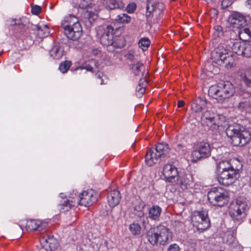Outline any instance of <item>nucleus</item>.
I'll list each match as a JSON object with an SVG mask.
<instances>
[{
  "label": "nucleus",
  "mask_w": 251,
  "mask_h": 251,
  "mask_svg": "<svg viewBox=\"0 0 251 251\" xmlns=\"http://www.w3.org/2000/svg\"><path fill=\"white\" fill-rule=\"evenodd\" d=\"M208 93L214 99L223 103L235 94L236 95V90L230 81H226L220 82L217 85L211 86Z\"/></svg>",
  "instance_id": "f257e3e1"
},
{
  "label": "nucleus",
  "mask_w": 251,
  "mask_h": 251,
  "mask_svg": "<svg viewBox=\"0 0 251 251\" xmlns=\"http://www.w3.org/2000/svg\"><path fill=\"white\" fill-rule=\"evenodd\" d=\"M100 32V42L107 47V50L113 51L115 49H121L125 45L124 40L120 36H114V28L111 25L103 27Z\"/></svg>",
  "instance_id": "f03ea898"
},
{
  "label": "nucleus",
  "mask_w": 251,
  "mask_h": 251,
  "mask_svg": "<svg viewBox=\"0 0 251 251\" xmlns=\"http://www.w3.org/2000/svg\"><path fill=\"white\" fill-rule=\"evenodd\" d=\"M211 59L215 63L224 65L227 69L231 68L234 64V56L230 52L226 42L221 43L211 52Z\"/></svg>",
  "instance_id": "7ed1b4c3"
},
{
  "label": "nucleus",
  "mask_w": 251,
  "mask_h": 251,
  "mask_svg": "<svg viewBox=\"0 0 251 251\" xmlns=\"http://www.w3.org/2000/svg\"><path fill=\"white\" fill-rule=\"evenodd\" d=\"M171 238V232L170 229L163 225L151 227L147 232V240L153 246L157 244L164 245Z\"/></svg>",
  "instance_id": "20e7f679"
},
{
  "label": "nucleus",
  "mask_w": 251,
  "mask_h": 251,
  "mask_svg": "<svg viewBox=\"0 0 251 251\" xmlns=\"http://www.w3.org/2000/svg\"><path fill=\"white\" fill-rule=\"evenodd\" d=\"M226 134L231 139V143L234 146H243L251 139L250 131L242 129L238 125L229 126L226 129Z\"/></svg>",
  "instance_id": "39448f33"
},
{
  "label": "nucleus",
  "mask_w": 251,
  "mask_h": 251,
  "mask_svg": "<svg viewBox=\"0 0 251 251\" xmlns=\"http://www.w3.org/2000/svg\"><path fill=\"white\" fill-rule=\"evenodd\" d=\"M61 26L68 38L75 41L82 35V28L75 16L65 17L61 22Z\"/></svg>",
  "instance_id": "423d86ee"
},
{
  "label": "nucleus",
  "mask_w": 251,
  "mask_h": 251,
  "mask_svg": "<svg viewBox=\"0 0 251 251\" xmlns=\"http://www.w3.org/2000/svg\"><path fill=\"white\" fill-rule=\"evenodd\" d=\"M201 120L203 126L214 131L223 126V122H225V118L222 115H217L214 112L207 110L201 115Z\"/></svg>",
  "instance_id": "0eeeda50"
},
{
  "label": "nucleus",
  "mask_w": 251,
  "mask_h": 251,
  "mask_svg": "<svg viewBox=\"0 0 251 251\" xmlns=\"http://www.w3.org/2000/svg\"><path fill=\"white\" fill-rule=\"evenodd\" d=\"M191 223L201 232L207 229L210 225L206 210L195 211L191 215Z\"/></svg>",
  "instance_id": "6e6552de"
},
{
  "label": "nucleus",
  "mask_w": 251,
  "mask_h": 251,
  "mask_svg": "<svg viewBox=\"0 0 251 251\" xmlns=\"http://www.w3.org/2000/svg\"><path fill=\"white\" fill-rule=\"evenodd\" d=\"M76 204L84 206L92 205L97 200V193L92 189L82 191L78 195L76 190H73Z\"/></svg>",
  "instance_id": "1a4fd4ad"
},
{
  "label": "nucleus",
  "mask_w": 251,
  "mask_h": 251,
  "mask_svg": "<svg viewBox=\"0 0 251 251\" xmlns=\"http://www.w3.org/2000/svg\"><path fill=\"white\" fill-rule=\"evenodd\" d=\"M208 200L213 205L222 206L227 202L228 198L221 188L214 187L207 194Z\"/></svg>",
  "instance_id": "9d476101"
},
{
  "label": "nucleus",
  "mask_w": 251,
  "mask_h": 251,
  "mask_svg": "<svg viewBox=\"0 0 251 251\" xmlns=\"http://www.w3.org/2000/svg\"><path fill=\"white\" fill-rule=\"evenodd\" d=\"M247 207L245 202L237 200L235 203L230 204L229 207V214L234 221L241 223L246 216Z\"/></svg>",
  "instance_id": "9b49d317"
},
{
  "label": "nucleus",
  "mask_w": 251,
  "mask_h": 251,
  "mask_svg": "<svg viewBox=\"0 0 251 251\" xmlns=\"http://www.w3.org/2000/svg\"><path fill=\"white\" fill-rule=\"evenodd\" d=\"M210 155L209 144L207 142H201L198 144L197 147L191 154V160L196 162L202 158H206Z\"/></svg>",
  "instance_id": "f8f14e48"
},
{
  "label": "nucleus",
  "mask_w": 251,
  "mask_h": 251,
  "mask_svg": "<svg viewBox=\"0 0 251 251\" xmlns=\"http://www.w3.org/2000/svg\"><path fill=\"white\" fill-rule=\"evenodd\" d=\"M242 167V164L237 159L223 160L217 164L216 170L219 173L229 171L238 173Z\"/></svg>",
  "instance_id": "ddd939ff"
},
{
  "label": "nucleus",
  "mask_w": 251,
  "mask_h": 251,
  "mask_svg": "<svg viewBox=\"0 0 251 251\" xmlns=\"http://www.w3.org/2000/svg\"><path fill=\"white\" fill-rule=\"evenodd\" d=\"M146 8L147 17H151L153 19L157 20L162 15L164 5L162 2H148Z\"/></svg>",
  "instance_id": "4468645a"
},
{
  "label": "nucleus",
  "mask_w": 251,
  "mask_h": 251,
  "mask_svg": "<svg viewBox=\"0 0 251 251\" xmlns=\"http://www.w3.org/2000/svg\"><path fill=\"white\" fill-rule=\"evenodd\" d=\"M48 226V223L40 220H28L26 222V228L30 231H41L45 229Z\"/></svg>",
  "instance_id": "2eb2a0df"
},
{
  "label": "nucleus",
  "mask_w": 251,
  "mask_h": 251,
  "mask_svg": "<svg viewBox=\"0 0 251 251\" xmlns=\"http://www.w3.org/2000/svg\"><path fill=\"white\" fill-rule=\"evenodd\" d=\"M226 43L230 52H232L239 55L243 54L244 43L232 39L227 40Z\"/></svg>",
  "instance_id": "dca6fc26"
},
{
  "label": "nucleus",
  "mask_w": 251,
  "mask_h": 251,
  "mask_svg": "<svg viewBox=\"0 0 251 251\" xmlns=\"http://www.w3.org/2000/svg\"><path fill=\"white\" fill-rule=\"evenodd\" d=\"M98 18V14L96 10L92 9L87 10L83 14V17L82 19L83 23L87 28H90L93 23Z\"/></svg>",
  "instance_id": "f3484780"
},
{
  "label": "nucleus",
  "mask_w": 251,
  "mask_h": 251,
  "mask_svg": "<svg viewBox=\"0 0 251 251\" xmlns=\"http://www.w3.org/2000/svg\"><path fill=\"white\" fill-rule=\"evenodd\" d=\"M228 22L234 28H240L246 24L244 17L239 13H234L228 19Z\"/></svg>",
  "instance_id": "a211bd4d"
},
{
  "label": "nucleus",
  "mask_w": 251,
  "mask_h": 251,
  "mask_svg": "<svg viewBox=\"0 0 251 251\" xmlns=\"http://www.w3.org/2000/svg\"><path fill=\"white\" fill-rule=\"evenodd\" d=\"M160 155H158L154 149H150L147 152L145 156V162L149 166L158 163L161 161Z\"/></svg>",
  "instance_id": "6ab92c4d"
},
{
  "label": "nucleus",
  "mask_w": 251,
  "mask_h": 251,
  "mask_svg": "<svg viewBox=\"0 0 251 251\" xmlns=\"http://www.w3.org/2000/svg\"><path fill=\"white\" fill-rule=\"evenodd\" d=\"M207 104V101L205 98L198 97L192 103L191 110L194 113H200L206 107Z\"/></svg>",
  "instance_id": "aec40b11"
},
{
  "label": "nucleus",
  "mask_w": 251,
  "mask_h": 251,
  "mask_svg": "<svg viewBox=\"0 0 251 251\" xmlns=\"http://www.w3.org/2000/svg\"><path fill=\"white\" fill-rule=\"evenodd\" d=\"M40 241L41 244L46 248L49 247L50 250H54L57 247V241L52 235H43Z\"/></svg>",
  "instance_id": "412c9836"
},
{
  "label": "nucleus",
  "mask_w": 251,
  "mask_h": 251,
  "mask_svg": "<svg viewBox=\"0 0 251 251\" xmlns=\"http://www.w3.org/2000/svg\"><path fill=\"white\" fill-rule=\"evenodd\" d=\"M236 174H219L217 178L220 184L228 186L233 183L236 177L233 175Z\"/></svg>",
  "instance_id": "4be33fe9"
},
{
  "label": "nucleus",
  "mask_w": 251,
  "mask_h": 251,
  "mask_svg": "<svg viewBox=\"0 0 251 251\" xmlns=\"http://www.w3.org/2000/svg\"><path fill=\"white\" fill-rule=\"evenodd\" d=\"M131 70L132 73L138 76H142V78H146L148 72H145V68L143 63L141 61H137L136 63L132 65Z\"/></svg>",
  "instance_id": "5701e85b"
},
{
  "label": "nucleus",
  "mask_w": 251,
  "mask_h": 251,
  "mask_svg": "<svg viewBox=\"0 0 251 251\" xmlns=\"http://www.w3.org/2000/svg\"><path fill=\"white\" fill-rule=\"evenodd\" d=\"M76 202L73 193L70 194L69 199L59 205L60 210L62 212L69 211L72 207L75 206Z\"/></svg>",
  "instance_id": "b1692460"
},
{
  "label": "nucleus",
  "mask_w": 251,
  "mask_h": 251,
  "mask_svg": "<svg viewBox=\"0 0 251 251\" xmlns=\"http://www.w3.org/2000/svg\"><path fill=\"white\" fill-rule=\"evenodd\" d=\"M121 195L120 192L117 190L111 191L107 196L108 202L111 207H115L117 205L121 200Z\"/></svg>",
  "instance_id": "393cba45"
},
{
  "label": "nucleus",
  "mask_w": 251,
  "mask_h": 251,
  "mask_svg": "<svg viewBox=\"0 0 251 251\" xmlns=\"http://www.w3.org/2000/svg\"><path fill=\"white\" fill-rule=\"evenodd\" d=\"M249 107H251V97L249 93H244L243 97L239 103L238 108L242 111Z\"/></svg>",
  "instance_id": "a878e982"
},
{
  "label": "nucleus",
  "mask_w": 251,
  "mask_h": 251,
  "mask_svg": "<svg viewBox=\"0 0 251 251\" xmlns=\"http://www.w3.org/2000/svg\"><path fill=\"white\" fill-rule=\"evenodd\" d=\"M148 217L152 220L158 221L162 211L161 208L158 205H153L149 208Z\"/></svg>",
  "instance_id": "bb28decb"
},
{
  "label": "nucleus",
  "mask_w": 251,
  "mask_h": 251,
  "mask_svg": "<svg viewBox=\"0 0 251 251\" xmlns=\"http://www.w3.org/2000/svg\"><path fill=\"white\" fill-rule=\"evenodd\" d=\"M158 155H160V158L166 156L168 153L170 148L167 144L160 143L158 144L154 149Z\"/></svg>",
  "instance_id": "cd10ccee"
},
{
  "label": "nucleus",
  "mask_w": 251,
  "mask_h": 251,
  "mask_svg": "<svg viewBox=\"0 0 251 251\" xmlns=\"http://www.w3.org/2000/svg\"><path fill=\"white\" fill-rule=\"evenodd\" d=\"M147 83L146 78H141L140 79L139 84L136 87V94L137 97H141L143 94L145 92V86Z\"/></svg>",
  "instance_id": "c85d7f7f"
},
{
  "label": "nucleus",
  "mask_w": 251,
  "mask_h": 251,
  "mask_svg": "<svg viewBox=\"0 0 251 251\" xmlns=\"http://www.w3.org/2000/svg\"><path fill=\"white\" fill-rule=\"evenodd\" d=\"M239 36L242 40H249L251 38V27H245L240 30L239 32Z\"/></svg>",
  "instance_id": "c756f323"
},
{
  "label": "nucleus",
  "mask_w": 251,
  "mask_h": 251,
  "mask_svg": "<svg viewBox=\"0 0 251 251\" xmlns=\"http://www.w3.org/2000/svg\"><path fill=\"white\" fill-rule=\"evenodd\" d=\"M50 55L55 59H60L63 55V50L58 46H55L52 47L50 51Z\"/></svg>",
  "instance_id": "7c9ffc66"
},
{
  "label": "nucleus",
  "mask_w": 251,
  "mask_h": 251,
  "mask_svg": "<svg viewBox=\"0 0 251 251\" xmlns=\"http://www.w3.org/2000/svg\"><path fill=\"white\" fill-rule=\"evenodd\" d=\"M142 227L140 225L135 222L131 223L129 226V230L131 234L134 235H139L141 233Z\"/></svg>",
  "instance_id": "2f4dec72"
},
{
  "label": "nucleus",
  "mask_w": 251,
  "mask_h": 251,
  "mask_svg": "<svg viewBox=\"0 0 251 251\" xmlns=\"http://www.w3.org/2000/svg\"><path fill=\"white\" fill-rule=\"evenodd\" d=\"M37 34L41 38L47 37L49 34V28L47 25H43L37 27Z\"/></svg>",
  "instance_id": "473e14b6"
},
{
  "label": "nucleus",
  "mask_w": 251,
  "mask_h": 251,
  "mask_svg": "<svg viewBox=\"0 0 251 251\" xmlns=\"http://www.w3.org/2000/svg\"><path fill=\"white\" fill-rule=\"evenodd\" d=\"M8 22L11 25H18L20 26H25L28 23V20L26 18L23 17L19 19H11Z\"/></svg>",
  "instance_id": "72a5a7b5"
},
{
  "label": "nucleus",
  "mask_w": 251,
  "mask_h": 251,
  "mask_svg": "<svg viewBox=\"0 0 251 251\" xmlns=\"http://www.w3.org/2000/svg\"><path fill=\"white\" fill-rule=\"evenodd\" d=\"M115 20L120 24H128L131 21V17L125 13H121L118 15Z\"/></svg>",
  "instance_id": "f704fd0d"
},
{
  "label": "nucleus",
  "mask_w": 251,
  "mask_h": 251,
  "mask_svg": "<svg viewBox=\"0 0 251 251\" xmlns=\"http://www.w3.org/2000/svg\"><path fill=\"white\" fill-rule=\"evenodd\" d=\"M122 7V4L119 3L117 0H108L106 3V7L110 10L121 8Z\"/></svg>",
  "instance_id": "c9c22d12"
},
{
  "label": "nucleus",
  "mask_w": 251,
  "mask_h": 251,
  "mask_svg": "<svg viewBox=\"0 0 251 251\" xmlns=\"http://www.w3.org/2000/svg\"><path fill=\"white\" fill-rule=\"evenodd\" d=\"M151 41L148 38H142L138 42L139 47L143 50H146L149 47Z\"/></svg>",
  "instance_id": "e433bc0d"
},
{
  "label": "nucleus",
  "mask_w": 251,
  "mask_h": 251,
  "mask_svg": "<svg viewBox=\"0 0 251 251\" xmlns=\"http://www.w3.org/2000/svg\"><path fill=\"white\" fill-rule=\"evenodd\" d=\"M178 173L177 168L173 164L167 163L163 168V173Z\"/></svg>",
  "instance_id": "4c0bfd02"
},
{
  "label": "nucleus",
  "mask_w": 251,
  "mask_h": 251,
  "mask_svg": "<svg viewBox=\"0 0 251 251\" xmlns=\"http://www.w3.org/2000/svg\"><path fill=\"white\" fill-rule=\"evenodd\" d=\"M71 64V62L69 61H64L60 64L59 69L62 73H65L68 71Z\"/></svg>",
  "instance_id": "58836bf2"
},
{
  "label": "nucleus",
  "mask_w": 251,
  "mask_h": 251,
  "mask_svg": "<svg viewBox=\"0 0 251 251\" xmlns=\"http://www.w3.org/2000/svg\"><path fill=\"white\" fill-rule=\"evenodd\" d=\"M243 52V54L242 55L247 57H251V43L244 44Z\"/></svg>",
  "instance_id": "ea45409f"
},
{
  "label": "nucleus",
  "mask_w": 251,
  "mask_h": 251,
  "mask_svg": "<svg viewBox=\"0 0 251 251\" xmlns=\"http://www.w3.org/2000/svg\"><path fill=\"white\" fill-rule=\"evenodd\" d=\"M76 5L80 8H85L90 3V0H74Z\"/></svg>",
  "instance_id": "a19ab883"
},
{
  "label": "nucleus",
  "mask_w": 251,
  "mask_h": 251,
  "mask_svg": "<svg viewBox=\"0 0 251 251\" xmlns=\"http://www.w3.org/2000/svg\"><path fill=\"white\" fill-rule=\"evenodd\" d=\"M125 56L127 59L131 61L136 60L137 59L136 58L137 57V55H136L135 51L133 50H129L126 54Z\"/></svg>",
  "instance_id": "79ce46f5"
},
{
  "label": "nucleus",
  "mask_w": 251,
  "mask_h": 251,
  "mask_svg": "<svg viewBox=\"0 0 251 251\" xmlns=\"http://www.w3.org/2000/svg\"><path fill=\"white\" fill-rule=\"evenodd\" d=\"M164 178L166 181L171 182V183H174V182H176L178 180L179 176L177 174L174 176H165Z\"/></svg>",
  "instance_id": "37998d69"
},
{
  "label": "nucleus",
  "mask_w": 251,
  "mask_h": 251,
  "mask_svg": "<svg viewBox=\"0 0 251 251\" xmlns=\"http://www.w3.org/2000/svg\"><path fill=\"white\" fill-rule=\"evenodd\" d=\"M215 31L214 32V36L215 37H220L223 35L222 27L217 25L214 27Z\"/></svg>",
  "instance_id": "c03bdc74"
},
{
  "label": "nucleus",
  "mask_w": 251,
  "mask_h": 251,
  "mask_svg": "<svg viewBox=\"0 0 251 251\" xmlns=\"http://www.w3.org/2000/svg\"><path fill=\"white\" fill-rule=\"evenodd\" d=\"M136 8V5L135 3H130L126 7V11L128 13H132L134 12Z\"/></svg>",
  "instance_id": "a18cd8bd"
},
{
  "label": "nucleus",
  "mask_w": 251,
  "mask_h": 251,
  "mask_svg": "<svg viewBox=\"0 0 251 251\" xmlns=\"http://www.w3.org/2000/svg\"><path fill=\"white\" fill-rule=\"evenodd\" d=\"M41 12V8L38 5H34L31 7V13L34 15H38Z\"/></svg>",
  "instance_id": "49530a36"
},
{
  "label": "nucleus",
  "mask_w": 251,
  "mask_h": 251,
  "mask_svg": "<svg viewBox=\"0 0 251 251\" xmlns=\"http://www.w3.org/2000/svg\"><path fill=\"white\" fill-rule=\"evenodd\" d=\"M180 249L177 244H173L169 247L167 251H180Z\"/></svg>",
  "instance_id": "de8ad7c7"
},
{
  "label": "nucleus",
  "mask_w": 251,
  "mask_h": 251,
  "mask_svg": "<svg viewBox=\"0 0 251 251\" xmlns=\"http://www.w3.org/2000/svg\"><path fill=\"white\" fill-rule=\"evenodd\" d=\"M145 204L142 201H139L137 205H135L134 206L135 210L140 211L142 210L145 207Z\"/></svg>",
  "instance_id": "09e8293b"
},
{
  "label": "nucleus",
  "mask_w": 251,
  "mask_h": 251,
  "mask_svg": "<svg viewBox=\"0 0 251 251\" xmlns=\"http://www.w3.org/2000/svg\"><path fill=\"white\" fill-rule=\"evenodd\" d=\"M176 150L177 151H178V153L180 154H182L184 152V147H183L180 144H178L176 148Z\"/></svg>",
  "instance_id": "8fccbe9b"
},
{
  "label": "nucleus",
  "mask_w": 251,
  "mask_h": 251,
  "mask_svg": "<svg viewBox=\"0 0 251 251\" xmlns=\"http://www.w3.org/2000/svg\"><path fill=\"white\" fill-rule=\"evenodd\" d=\"M80 69H85L88 71L92 72L93 70V67L89 64H86L85 66H83L81 67H79L78 68Z\"/></svg>",
  "instance_id": "3c124183"
},
{
  "label": "nucleus",
  "mask_w": 251,
  "mask_h": 251,
  "mask_svg": "<svg viewBox=\"0 0 251 251\" xmlns=\"http://www.w3.org/2000/svg\"><path fill=\"white\" fill-rule=\"evenodd\" d=\"M96 76L97 78L100 80V84H103V82L102 79H101L102 76H103V74L100 72H98V73H97L96 74Z\"/></svg>",
  "instance_id": "603ef678"
},
{
  "label": "nucleus",
  "mask_w": 251,
  "mask_h": 251,
  "mask_svg": "<svg viewBox=\"0 0 251 251\" xmlns=\"http://www.w3.org/2000/svg\"><path fill=\"white\" fill-rule=\"evenodd\" d=\"M148 219L147 217L146 218H143L142 219V223L143 225V226H144V228H146L147 227V225L148 224Z\"/></svg>",
  "instance_id": "864d4df0"
},
{
  "label": "nucleus",
  "mask_w": 251,
  "mask_h": 251,
  "mask_svg": "<svg viewBox=\"0 0 251 251\" xmlns=\"http://www.w3.org/2000/svg\"><path fill=\"white\" fill-rule=\"evenodd\" d=\"M229 1H228V0H223L222 1V6L223 8H226L227 6H228V3Z\"/></svg>",
  "instance_id": "5fc2aeb1"
},
{
  "label": "nucleus",
  "mask_w": 251,
  "mask_h": 251,
  "mask_svg": "<svg viewBox=\"0 0 251 251\" xmlns=\"http://www.w3.org/2000/svg\"><path fill=\"white\" fill-rule=\"evenodd\" d=\"M227 236L230 237V241L227 240V242H228L229 244H230L232 242L234 241V237L231 234H228L227 235Z\"/></svg>",
  "instance_id": "6e6d98bb"
},
{
  "label": "nucleus",
  "mask_w": 251,
  "mask_h": 251,
  "mask_svg": "<svg viewBox=\"0 0 251 251\" xmlns=\"http://www.w3.org/2000/svg\"><path fill=\"white\" fill-rule=\"evenodd\" d=\"M184 105V102L182 100H179L177 102V106L178 107H182Z\"/></svg>",
  "instance_id": "4d7b16f0"
},
{
  "label": "nucleus",
  "mask_w": 251,
  "mask_h": 251,
  "mask_svg": "<svg viewBox=\"0 0 251 251\" xmlns=\"http://www.w3.org/2000/svg\"><path fill=\"white\" fill-rule=\"evenodd\" d=\"M246 6L251 9V0H247L246 2Z\"/></svg>",
  "instance_id": "13d9d810"
},
{
  "label": "nucleus",
  "mask_w": 251,
  "mask_h": 251,
  "mask_svg": "<svg viewBox=\"0 0 251 251\" xmlns=\"http://www.w3.org/2000/svg\"><path fill=\"white\" fill-rule=\"evenodd\" d=\"M250 184H251V176H250Z\"/></svg>",
  "instance_id": "bf43d9fd"
},
{
  "label": "nucleus",
  "mask_w": 251,
  "mask_h": 251,
  "mask_svg": "<svg viewBox=\"0 0 251 251\" xmlns=\"http://www.w3.org/2000/svg\"><path fill=\"white\" fill-rule=\"evenodd\" d=\"M60 195H61V196H62V193H60Z\"/></svg>",
  "instance_id": "052dcab7"
}]
</instances>
